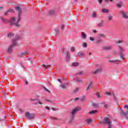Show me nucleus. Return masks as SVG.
<instances>
[{
    "label": "nucleus",
    "instance_id": "nucleus-1",
    "mask_svg": "<svg viewBox=\"0 0 128 128\" xmlns=\"http://www.w3.org/2000/svg\"><path fill=\"white\" fill-rule=\"evenodd\" d=\"M15 10H16V12H18V19L16 20L14 18H12L10 22H11V24H14L15 26L18 28V26H20V24H18V22H20L22 18L21 16L22 11L20 9V8L18 6H15Z\"/></svg>",
    "mask_w": 128,
    "mask_h": 128
},
{
    "label": "nucleus",
    "instance_id": "nucleus-2",
    "mask_svg": "<svg viewBox=\"0 0 128 128\" xmlns=\"http://www.w3.org/2000/svg\"><path fill=\"white\" fill-rule=\"evenodd\" d=\"M21 39L22 38H20V36L18 35L16 36L15 38L12 41V44L8 48V52L9 54L12 52V48H14V46H16V41Z\"/></svg>",
    "mask_w": 128,
    "mask_h": 128
},
{
    "label": "nucleus",
    "instance_id": "nucleus-3",
    "mask_svg": "<svg viewBox=\"0 0 128 128\" xmlns=\"http://www.w3.org/2000/svg\"><path fill=\"white\" fill-rule=\"evenodd\" d=\"M118 50H120V52L119 54L120 58H121V60H124V54H122V52H124V48H122V46H118Z\"/></svg>",
    "mask_w": 128,
    "mask_h": 128
},
{
    "label": "nucleus",
    "instance_id": "nucleus-4",
    "mask_svg": "<svg viewBox=\"0 0 128 128\" xmlns=\"http://www.w3.org/2000/svg\"><path fill=\"white\" fill-rule=\"evenodd\" d=\"M80 110V107H76L75 108H74L72 112V118H74V114H76V112H78V110Z\"/></svg>",
    "mask_w": 128,
    "mask_h": 128
},
{
    "label": "nucleus",
    "instance_id": "nucleus-5",
    "mask_svg": "<svg viewBox=\"0 0 128 128\" xmlns=\"http://www.w3.org/2000/svg\"><path fill=\"white\" fill-rule=\"evenodd\" d=\"M120 14H121V16H122L124 18H126V19L128 18V13H126V12L121 10L120 12Z\"/></svg>",
    "mask_w": 128,
    "mask_h": 128
},
{
    "label": "nucleus",
    "instance_id": "nucleus-6",
    "mask_svg": "<svg viewBox=\"0 0 128 128\" xmlns=\"http://www.w3.org/2000/svg\"><path fill=\"white\" fill-rule=\"evenodd\" d=\"M26 118H29L30 120H34V114H30L28 112H26Z\"/></svg>",
    "mask_w": 128,
    "mask_h": 128
},
{
    "label": "nucleus",
    "instance_id": "nucleus-7",
    "mask_svg": "<svg viewBox=\"0 0 128 128\" xmlns=\"http://www.w3.org/2000/svg\"><path fill=\"white\" fill-rule=\"evenodd\" d=\"M120 114L122 116H124V118H126V120H128V112H124L122 110H121L120 112Z\"/></svg>",
    "mask_w": 128,
    "mask_h": 128
},
{
    "label": "nucleus",
    "instance_id": "nucleus-8",
    "mask_svg": "<svg viewBox=\"0 0 128 128\" xmlns=\"http://www.w3.org/2000/svg\"><path fill=\"white\" fill-rule=\"evenodd\" d=\"M104 124H108V128H110V126H112V125H110V124H112V122H110V120L108 118H106L104 119Z\"/></svg>",
    "mask_w": 128,
    "mask_h": 128
},
{
    "label": "nucleus",
    "instance_id": "nucleus-9",
    "mask_svg": "<svg viewBox=\"0 0 128 128\" xmlns=\"http://www.w3.org/2000/svg\"><path fill=\"white\" fill-rule=\"evenodd\" d=\"M116 6H117L118 8H122V0H119L116 3Z\"/></svg>",
    "mask_w": 128,
    "mask_h": 128
},
{
    "label": "nucleus",
    "instance_id": "nucleus-10",
    "mask_svg": "<svg viewBox=\"0 0 128 128\" xmlns=\"http://www.w3.org/2000/svg\"><path fill=\"white\" fill-rule=\"evenodd\" d=\"M102 72V68H98V69L92 72L93 74H98V72Z\"/></svg>",
    "mask_w": 128,
    "mask_h": 128
},
{
    "label": "nucleus",
    "instance_id": "nucleus-11",
    "mask_svg": "<svg viewBox=\"0 0 128 128\" xmlns=\"http://www.w3.org/2000/svg\"><path fill=\"white\" fill-rule=\"evenodd\" d=\"M70 52H67L66 54V60L67 62H70Z\"/></svg>",
    "mask_w": 128,
    "mask_h": 128
},
{
    "label": "nucleus",
    "instance_id": "nucleus-12",
    "mask_svg": "<svg viewBox=\"0 0 128 128\" xmlns=\"http://www.w3.org/2000/svg\"><path fill=\"white\" fill-rule=\"evenodd\" d=\"M120 60H110V62H112L113 64H120Z\"/></svg>",
    "mask_w": 128,
    "mask_h": 128
},
{
    "label": "nucleus",
    "instance_id": "nucleus-13",
    "mask_svg": "<svg viewBox=\"0 0 128 128\" xmlns=\"http://www.w3.org/2000/svg\"><path fill=\"white\" fill-rule=\"evenodd\" d=\"M1 20L4 24H8V20H6L4 17H2Z\"/></svg>",
    "mask_w": 128,
    "mask_h": 128
},
{
    "label": "nucleus",
    "instance_id": "nucleus-14",
    "mask_svg": "<svg viewBox=\"0 0 128 128\" xmlns=\"http://www.w3.org/2000/svg\"><path fill=\"white\" fill-rule=\"evenodd\" d=\"M92 88V82H90L86 90H88L90 88Z\"/></svg>",
    "mask_w": 128,
    "mask_h": 128
},
{
    "label": "nucleus",
    "instance_id": "nucleus-15",
    "mask_svg": "<svg viewBox=\"0 0 128 128\" xmlns=\"http://www.w3.org/2000/svg\"><path fill=\"white\" fill-rule=\"evenodd\" d=\"M102 12L103 14H108V10L106 8H102Z\"/></svg>",
    "mask_w": 128,
    "mask_h": 128
},
{
    "label": "nucleus",
    "instance_id": "nucleus-16",
    "mask_svg": "<svg viewBox=\"0 0 128 128\" xmlns=\"http://www.w3.org/2000/svg\"><path fill=\"white\" fill-rule=\"evenodd\" d=\"M104 50H112V46H106L104 48Z\"/></svg>",
    "mask_w": 128,
    "mask_h": 128
},
{
    "label": "nucleus",
    "instance_id": "nucleus-17",
    "mask_svg": "<svg viewBox=\"0 0 128 128\" xmlns=\"http://www.w3.org/2000/svg\"><path fill=\"white\" fill-rule=\"evenodd\" d=\"M78 56L79 58H82V56H84V54L82 52H79L78 53Z\"/></svg>",
    "mask_w": 128,
    "mask_h": 128
},
{
    "label": "nucleus",
    "instance_id": "nucleus-18",
    "mask_svg": "<svg viewBox=\"0 0 128 128\" xmlns=\"http://www.w3.org/2000/svg\"><path fill=\"white\" fill-rule=\"evenodd\" d=\"M26 54H28V52H23L20 53V54H19V56H21V57H22V56H24Z\"/></svg>",
    "mask_w": 128,
    "mask_h": 128
},
{
    "label": "nucleus",
    "instance_id": "nucleus-19",
    "mask_svg": "<svg viewBox=\"0 0 128 128\" xmlns=\"http://www.w3.org/2000/svg\"><path fill=\"white\" fill-rule=\"evenodd\" d=\"M100 42H102V39L99 38V39L97 40L96 41V44H100Z\"/></svg>",
    "mask_w": 128,
    "mask_h": 128
},
{
    "label": "nucleus",
    "instance_id": "nucleus-20",
    "mask_svg": "<svg viewBox=\"0 0 128 128\" xmlns=\"http://www.w3.org/2000/svg\"><path fill=\"white\" fill-rule=\"evenodd\" d=\"M96 112H98V110H92L90 112H89V114H96Z\"/></svg>",
    "mask_w": 128,
    "mask_h": 128
},
{
    "label": "nucleus",
    "instance_id": "nucleus-21",
    "mask_svg": "<svg viewBox=\"0 0 128 128\" xmlns=\"http://www.w3.org/2000/svg\"><path fill=\"white\" fill-rule=\"evenodd\" d=\"M104 26V22H101L98 24L97 26H98L99 28H100Z\"/></svg>",
    "mask_w": 128,
    "mask_h": 128
},
{
    "label": "nucleus",
    "instance_id": "nucleus-22",
    "mask_svg": "<svg viewBox=\"0 0 128 128\" xmlns=\"http://www.w3.org/2000/svg\"><path fill=\"white\" fill-rule=\"evenodd\" d=\"M82 38H83L84 40H86V34H84V32H82Z\"/></svg>",
    "mask_w": 128,
    "mask_h": 128
},
{
    "label": "nucleus",
    "instance_id": "nucleus-23",
    "mask_svg": "<svg viewBox=\"0 0 128 128\" xmlns=\"http://www.w3.org/2000/svg\"><path fill=\"white\" fill-rule=\"evenodd\" d=\"M14 36V34L12 33H9L8 34V38H12Z\"/></svg>",
    "mask_w": 128,
    "mask_h": 128
},
{
    "label": "nucleus",
    "instance_id": "nucleus-24",
    "mask_svg": "<svg viewBox=\"0 0 128 128\" xmlns=\"http://www.w3.org/2000/svg\"><path fill=\"white\" fill-rule=\"evenodd\" d=\"M80 90V88H76L74 90V94H76Z\"/></svg>",
    "mask_w": 128,
    "mask_h": 128
},
{
    "label": "nucleus",
    "instance_id": "nucleus-25",
    "mask_svg": "<svg viewBox=\"0 0 128 128\" xmlns=\"http://www.w3.org/2000/svg\"><path fill=\"white\" fill-rule=\"evenodd\" d=\"M60 88H62L63 90H66V84H62L60 85Z\"/></svg>",
    "mask_w": 128,
    "mask_h": 128
},
{
    "label": "nucleus",
    "instance_id": "nucleus-26",
    "mask_svg": "<svg viewBox=\"0 0 128 128\" xmlns=\"http://www.w3.org/2000/svg\"><path fill=\"white\" fill-rule=\"evenodd\" d=\"M122 42H124V40H118V41H116V44H122Z\"/></svg>",
    "mask_w": 128,
    "mask_h": 128
},
{
    "label": "nucleus",
    "instance_id": "nucleus-27",
    "mask_svg": "<svg viewBox=\"0 0 128 128\" xmlns=\"http://www.w3.org/2000/svg\"><path fill=\"white\" fill-rule=\"evenodd\" d=\"M72 66H78V62H76L72 64Z\"/></svg>",
    "mask_w": 128,
    "mask_h": 128
},
{
    "label": "nucleus",
    "instance_id": "nucleus-28",
    "mask_svg": "<svg viewBox=\"0 0 128 128\" xmlns=\"http://www.w3.org/2000/svg\"><path fill=\"white\" fill-rule=\"evenodd\" d=\"M92 106L94 108H98V104L96 103H92Z\"/></svg>",
    "mask_w": 128,
    "mask_h": 128
},
{
    "label": "nucleus",
    "instance_id": "nucleus-29",
    "mask_svg": "<svg viewBox=\"0 0 128 128\" xmlns=\"http://www.w3.org/2000/svg\"><path fill=\"white\" fill-rule=\"evenodd\" d=\"M8 12H14V9L10 8L8 10Z\"/></svg>",
    "mask_w": 128,
    "mask_h": 128
},
{
    "label": "nucleus",
    "instance_id": "nucleus-30",
    "mask_svg": "<svg viewBox=\"0 0 128 128\" xmlns=\"http://www.w3.org/2000/svg\"><path fill=\"white\" fill-rule=\"evenodd\" d=\"M101 104H104V108H108V104H106L104 102L101 103Z\"/></svg>",
    "mask_w": 128,
    "mask_h": 128
},
{
    "label": "nucleus",
    "instance_id": "nucleus-31",
    "mask_svg": "<svg viewBox=\"0 0 128 128\" xmlns=\"http://www.w3.org/2000/svg\"><path fill=\"white\" fill-rule=\"evenodd\" d=\"M87 124H90V122H92V120L90 119H88L86 120Z\"/></svg>",
    "mask_w": 128,
    "mask_h": 128
},
{
    "label": "nucleus",
    "instance_id": "nucleus-32",
    "mask_svg": "<svg viewBox=\"0 0 128 128\" xmlns=\"http://www.w3.org/2000/svg\"><path fill=\"white\" fill-rule=\"evenodd\" d=\"M58 32H59V30H58V28L55 29V32H56V34H57V35L58 34Z\"/></svg>",
    "mask_w": 128,
    "mask_h": 128
},
{
    "label": "nucleus",
    "instance_id": "nucleus-33",
    "mask_svg": "<svg viewBox=\"0 0 128 128\" xmlns=\"http://www.w3.org/2000/svg\"><path fill=\"white\" fill-rule=\"evenodd\" d=\"M49 14H54V11L51 10L49 11Z\"/></svg>",
    "mask_w": 128,
    "mask_h": 128
},
{
    "label": "nucleus",
    "instance_id": "nucleus-34",
    "mask_svg": "<svg viewBox=\"0 0 128 128\" xmlns=\"http://www.w3.org/2000/svg\"><path fill=\"white\" fill-rule=\"evenodd\" d=\"M108 20H112V16H108Z\"/></svg>",
    "mask_w": 128,
    "mask_h": 128
},
{
    "label": "nucleus",
    "instance_id": "nucleus-35",
    "mask_svg": "<svg viewBox=\"0 0 128 128\" xmlns=\"http://www.w3.org/2000/svg\"><path fill=\"white\" fill-rule=\"evenodd\" d=\"M82 46L84 48H86L88 46V44L86 42L83 43Z\"/></svg>",
    "mask_w": 128,
    "mask_h": 128
},
{
    "label": "nucleus",
    "instance_id": "nucleus-36",
    "mask_svg": "<svg viewBox=\"0 0 128 128\" xmlns=\"http://www.w3.org/2000/svg\"><path fill=\"white\" fill-rule=\"evenodd\" d=\"M76 82H82V80H80V78H77L76 79Z\"/></svg>",
    "mask_w": 128,
    "mask_h": 128
},
{
    "label": "nucleus",
    "instance_id": "nucleus-37",
    "mask_svg": "<svg viewBox=\"0 0 128 128\" xmlns=\"http://www.w3.org/2000/svg\"><path fill=\"white\" fill-rule=\"evenodd\" d=\"M84 100H86V96H82L81 98H80V100L82 102H84Z\"/></svg>",
    "mask_w": 128,
    "mask_h": 128
},
{
    "label": "nucleus",
    "instance_id": "nucleus-38",
    "mask_svg": "<svg viewBox=\"0 0 128 128\" xmlns=\"http://www.w3.org/2000/svg\"><path fill=\"white\" fill-rule=\"evenodd\" d=\"M104 94H106L107 96H112V93L108 92H105Z\"/></svg>",
    "mask_w": 128,
    "mask_h": 128
},
{
    "label": "nucleus",
    "instance_id": "nucleus-39",
    "mask_svg": "<svg viewBox=\"0 0 128 128\" xmlns=\"http://www.w3.org/2000/svg\"><path fill=\"white\" fill-rule=\"evenodd\" d=\"M75 48L74 47H71V48H70V50H71V52H74V50H75Z\"/></svg>",
    "mask_w": 128,
    "mask_h": 128
},
{
    "label": "nucleus",
    "instance_id": "nucleus-40",
    "mask_svg": "<svg viewBox=\"0 0 128 128\" xmlns=\"http://www.w3.org/2000/svg\"><path fill=\"white\" fill-rule=\"evenodd\" d=\"M92 16L93 18H96V14L95 12H93L92 14Z\"/></svg>",
    "mask_w": 128,
    "mask_h": 128
},
{
    "label": "nucleus",
    "instance_id": "nucleus-41",
    "mask_svg": "<svg viewBox=\"0 0 128 128\" xmlns=\"http://www.w3.org/2000/svg\"><path fill=\"white\" fill-rule=\"evenodd\" d=\"M90 40H92V42H94V38L92 37H90Z\"/></svg>",
    "mask_w": 128,
    "mask_h": 128
},
{
    "label": "nucleus",
    "instance_id": "nucleus-42",
    "mask_svg": "<svg viewBox=\"0 0 128 128\" xmlns=\"http://www.w3.org/2000/svg\"><path fill=\"white\" fill-rule=\"evenodd\" d=\"M8 12H9L8 10L6 12H4V15L7 16L8 14Z\"/></svg>",
    "mask_w": 128,
    "mask_h": 128
},
{
    "label": "nucleus",
    "instance_id": "nucleus-43",
    "mask_svg": "<svg viewBox=\"0 0 128 128\" xmlns=\"http://www.w3.org/2000/svg\"><path fill=\"white\" fill-rule=\"evenodd\" d=\"M50 118H51L52 120H58V118H54V117H50Z\"/></svg>",
    "mask_w": 128,
    "mask_h": 128
},
{
    "label": "nucleus",
    "instance_id": "nucleus-44",
    "mask_svg": "<svg viewBox=\"0 0 128 128\" xmlns=\"http://www.w3.org/2000/svg\"><path fill=\"white\" fill-rule=\"evenodd\" d=\"M99 38H104V34H100Z\"/></svg>",
    "mask_w": 128,
    "mask_h": 128
},
{
    "label": "nucleus",
    "instance_id": "nucleus-45",
    "mask_svg": "<svg viewBox=\"0 0 128 128\" xmlns=\"http://www.w3.org/2000/svg\"><path fill=\"white\" fill-rule=\"evenodd\" d=\"M44 90H46V92H50V90H48L46 89L44 86Z\"/></svg>",
    "mask_w": 128,
    "mask_h": 128
},
{
    "label": "nucleus",
    "instance_id": "nucleus-46",
    "mask_svg": "<svg viewBox=\"0 0 128 128\" xmlns=\"http://www.w3.org/2000/svg\"><path fill=\"white\" fill-rule=\"evenodd\" d=\"M46 102H54V100H46Z\"/></svg>",
    "mask_w": 128,
    "mask_h": 128
},
{
    "label": "nucleus",
    "instance_id": "nucleus-47",
    "mask_svg": "<svg viewBox=\"0 0 128 128\" xmlns=\"http://www.w3.org/2000/svg\"><path fill=\"white\" fill-rule=\"evenodd\" d=\"M96 96H97V97L100 98V93L98 92L96 93Z\"/></svg>",
    "mask_w": 128,
    "mask_h": 128
},
{
    "label": "nucleus",
    "instance_id": "nucleus-48",
    "mask_svg": "<svg viewBox=\"0 0 128 128\" xmlns=\"http://www.w3.org/2000/svg\"><path fill=\"white\" fill-rule=\"evenodd\" d=\"M19 112H20V113L22 112H24V110H22V109L21 108H20L19 109Z\"/></svg>",
    "mask_w": 128,
    "mask_h": 128
},
{
    "label": "nucleus",
    "instance_id": "nucleus-49",
    "mask_svg": "<svg viewBox=\"0 0 128 128\" xmlns=\"http://www.w3.org/2000/svg\"><path fill=\"white\" fill-rule=\"evenodd\" d=\"M64 25H62L61 27V30H64Z\"/></svg>",
    "mask_w": 128,
    "mask_h": 128
},
{
    "label": "nucleus",
    "instance_id": "nucleus-50",
    "mask_svg": "<svg viewBox=\"0 0 128 128\" xmlns=\"http://www.w3.org/2000/svg\"><path fill=\"white\" fill-rule=\"evenodd\" d=\"M92 32H93L94 34H96V32H97L96 30H93Z\"/></svg>",
    "mask_w": 128,
    "mask_h": 128
},
{
    "label": "nucleus",
    "instance_id": "nucleus-51",
    "mask_svg": "<svg viewBox=\"0 0 128 128\" xmlns=\"http://www.w3.org/2000/svg\"><path fill=\"white\" fill-rule=\"evenodd\" d=\"M46 110H50V107L46 106Z\"/></svg>",
    "mask_w": 128,
    "mask_h": 128
},
{
    "label": "nucleus",
    "instance_id": "nucleus-52",
    "mask_svg": "<svg viewBox=\"0 0 128 128\" xmlns=\"http://www.w3.org/2000/svg\"><path fill=\"white\" fill-rule=\"evenodd\" d=\"M78 98H76L75 99H74V101L75 102H76L77 100H78Z\"/></svg>",
    "mask_w": 128,
    "mask_h": 128
},
{
    "label": "nucleus",
    "instance_id": "nucleus-53",
    "mask_svg": "<svg viewBox=\"0 0 128 128\" xmlns=\"http://www.w3.org/2000/svg\"><path fill=\"white\" fill-rule=\"evenodd\" d=\"M112 95H113V96L114 98V100H116V96L114 95V94L113 92L112 93Z\"/></svg>",
    "mask_w": 128,
    "mask_h": 128
},
{
    "label": "nucleus",
    "instance_id": "nucleus-54",
    "mask_svg": "<svg viewBox=\"0 0 128 128\" xmlns=\"http://www.w3.org/2000/svg\"><path fill=\"white\" fill-rule=\"evenodd\" d=\"M52 110L55 111V110H56V108H52Z\"/></svg>",
    "mask_w": 128,
    "mask_h": 128
},
{
    "label": "nucleus",
    "instance_id": "nucleus-55",
    "mask_svg": "<svg viewBox=\"0 0 128 128\" xmlns=\"http://www.w3.org/2000/svg\"><path fill=\"white\" fill-rule=\"evenodd\" d=\"M58 82H59L62 83V80H60V79H58Z\"/></svg>",
    "mask_w": 128,
    "mask_h": 128
},
{
    "label": "nucleus",
    "instance_id": "nucleus-56",
    "mask_svg": "<svg viewBox=\"0 0 128 128\" xmlns=\"http://www.w3.org/2000/svg\"><path fill=\"white\" fill-rule=\"evenodd\" d=\"M82 74V72H80L79 73H77L76 74Z\"/></svg>",
    "mask_w": 128,
    "mask_h": 128
},
{
    "label": "nucleus",
    "instance_id": "nucleus-57",
    "mask_svg": "<svg viewBox=\"0 0 128 128\" xmlns=\"http://www.w3.org/2000/svg\"><path fill=\"white\" fill-rule=\"evenodd\" d=\"M102 0H99V3L102 4Z\"/></svg>",
    "mask_w": 128,
    "mask_h": 128
},
{
    "label": "nucleus",
    "instance_id": "nucleus-58",
    "mask_svg": "<svg viewBox=\"0 0 128 128\" xmlns=\"http://www.w3.org/2000/svg\"><path fill=\"white\" fill-rule=\"evenodd\" d=\"M117 52L116 50V51H114V54H116Z\"/></svg>",
    "mask_w": 128,
    "mask_h": 128
},
{
    "label": "nucleus",
    "instance_id": "nucleus-59",
    "mask_svg": "<svg viewBox=\"0 0 128 128\" xmlns=\"http://www.w3.org/2000/svg\"><path fill=\"white\" fill-rule=\"evenodd\" d=\"M38 104H42V102H38Z\"/></svg>",
    "mask_w": 128,
    "mask_h": 128
},
{
    "label": "nucleus",
    "instance_id": "nucleus-60",
    "mask_svg": "<svg viewBox=\"0 0 128 128\" xmlns=\"http://www.w3.org/2000/svg\"><path fill=\"white\" fill-rule=\"evenodd\" d=\"M28 81H26V84H28Z\"/></svg>",
    "mask_w": 128,
    "mask_h": 128
},
{
    "label": "nucleus",
    "instance_id": "nucleus-61",
    "mask_svg": "<svg viewBox=\"0 0 128 128\" xmlns=\"http://www.w3.org/2000/svg\"><path fill=\"white\" fill-rule=\"evenodd\" d=\"M43 68H46V66L45 64L42 65Z\"/></svg>",
    "mask_w": 128,
    "mask_h": 128
},
{
    "label": "nucleus",
    "instance_id": "nucleus-62",
    "mask_svg": "<svg viewBox=\"0 0 128 128\" xmlns=\"http://www.w3.org/2000/svg\"><path fill=\"white\" fill-rule=\"evenodd\" d=\"M108 0H105V2H108Z\"/></svg>",
    "mask_w": 128,
    "mask_h": 128
},
{
    "label": "nucleus",
    "instance_id": "nucleus-63",
    "mask_svg": "<svg viewBox=\"0 0 128 128\" xmlns=\"http://www.w3.org/2000/svg\"><path fill=\"white\" fill-rule=\"evenodd\" d=\"M2 9V6H0V10Z\"/></svg>",
    "mask_w": 128,
    "mask_h": 128
},
{
    "label": "nucleus",
    "instance_id": "nucleus-64",
    "mask_svg": "<svg viewBox=\"0 0 128 128\" xmlns=\"http://www.w3.org/2000/svg\"><path fill=\"white\" fill-rule=\"evenodd\" d=\"M108 128H112V126H109V127H108Z\"/></svg>",
    "mask_w": 128,
    "mask_h": 128
}]
</instances>
